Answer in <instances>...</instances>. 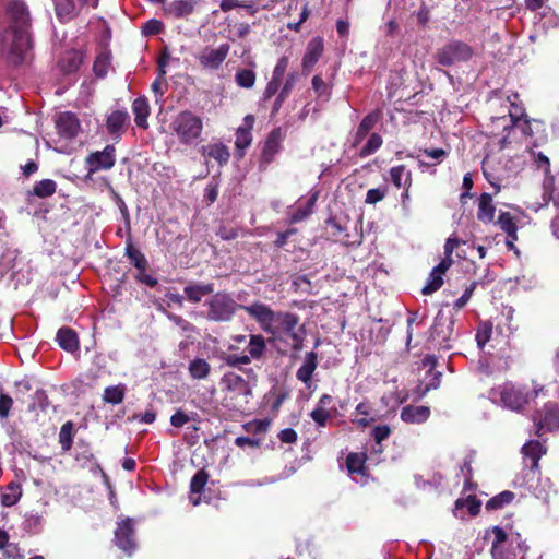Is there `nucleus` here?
Here are the masks:
<instances>
[{
	"instance_id": "nucleus-1",
	"label": "nucleus",
	"mask_w": 559,
	"mask_h": 559,
	"mask_svg": "<svg viewBox=\"0 0 559 559\" xmlns=\"http://www.w3.org/2000/svg\"><path fill=\"white\" fill-rule=\"evenodd\" d=\"M10 26L1 38V50L7 59L17 66L32 59L31 19L27 8L20 0L8 3Z\"/></svg>"
},
{
	"instance_id": "nucleus-2",
	"label": "nucleus",
	"mask_w": 559,
	"mask_h": 559,
	"mask_svg": "<svg viewBox=\"0 0 559 559\" xmlns=\"http://www.w3.org/2000/svg\"><path fill=\"white\" fill-rule=\"evenodd\" d=\"M544 386L535 384L532 390L524 385H518L512 382H504L501 385L492 388L489 397L492 402L499 403L512 411H521L534 397L544 394Z\"/></svg>"
},
{
	"instance_id": "nucleus-3",
	"label": "nucleus",
	"mask_w": 559,
	"mask_h": 559,
	"mask_svg": "<svg viewBox=\"0 0 559 559\" xmlns=\"http://www.w3.org/2000/svg\"><path fill=\"white\" fill-rule=\"evenodd\" d=\"M171 128L181 143L190 145L200 138L203 122L199 116L191 111H182L174 119Z\"/></svg>"
},
{
	"instance_id": "nucleus-4",
	"label": "nucleus",
	"mask_w": 559,
	"mask_h": 559,
	"mask_svg": "<svg viewBox=\"0 0 559 559\" xmlns=\"http://www.w3.org/2000/svg\"><path fill=\"white\" fill-rule=\"evenodd\" d=\"M272 335L285 334L290 340L292 348L299 350L304 342V328L299 326V317L293 312L278 311L275 331L270 332Z\"/></svg>"
},
{
	"instance_id": "nucleus-5",
	"label": "nucleus",
	"mask_w": 559,
	"mask_h": 559,
	"mask_svg": "<svg viewBox=\"0 0 559 559\" xmlns=\"http://www.w3.org/2000/svg\"><path fill=\"white\" fill-rule=\"evenodd\" d=\"M254 382V377L250 381L233 371L226 372L221 379L223 390L227 391L230 394V399L237 400L239 404L248 403L249 397L252 395Z\"/></svg>"
},
{
	"instance_id": "nucleus-6",
	"label": "nucleus",
	"mask_w": 559,
	"mask_h": 559,
	"mask_svg": "<svg viewBox=\"0 0 559 559\" xmlns=\"http://www.w3.org/2000/svg\"><path fill=\"white\" fill-rule=\"evenodd\" d=\"M474 56V49L461 40H452L442 46L436 55L437 61L444 67L467 62Z\"/></svg>"
},
{
	"instance_id": "nucleus-7",
	"label": "nucleus",
	"mask_w": 559,
	"mask_h": 559,
	"mask_svg": "<svg viewBox=\"0 0 559 559\" xmlns=\"http://www.w3.org/2000/svg\"><path fill=\"white\" fill-rule=\"evenodd\" d=\"M454 320L445 317L442 311H439L435 318V323L431 328L429 342L435 348L450 349L451 340L453 335Z\"/></svg>"
},
{
	"instance_id": "nucleus-8",
	"label": "nucleus",
	"mask_w": 559,
	"mask_h": 559,
	"mask_svg": "<svg viewBox=\"0 0 559 559\" xmlns=\"http://www.w3.org/2000/svg\"><path fill=\"white\" fill-rule=\"evenodd\" d=\"M492 534V546L491 554L493 559H510L511 552L507 549L508 544H516V549L520 552H524L526 547L521 543L519 534L508 535L501 527L495 526L491 530ZM512 555L515 556L513 551Z\"/></svg>"
},
{
	"instance_id": "nucleus-9",
	"label": "nucleus",
	"mask_w": 559,
	"mask_h": 559,
	"mask_svg": "<svg viewBox=\"0 0 559 559\" xmlns=\"http://www.w3.org/2000/svg\"><path fill=\"white\" fill-rule=\"evenodd\" d=\"M207 318L213 321H228L236 310V302L226 293H216L207 301Z\"/></svg>"
},
{
	"instance_id": "nucleus-10",
	"label": "nucleus",
	"mask_w": 559,
	"mask_h": 559,
	"mask_svg": "<svg viewBox=\"0 0 559 559\" xmlns=\"http://www.w3.org/2000/svg\"><path fill=\"white\" fill-rule=\"evenodd\" d=\"M511 109L509 110V116H501L491 118L492 124L497 129H502L501 139L499 140V144L501 148H504L509 143L512 142L511 134L515 131L518 127V122L521 120L523 114V109L518 107L514 103L511 102Z\"/></svg>"
},
{
	"instance_id": "nucleus-11",
	"label": "nucleus",
	"mask_w": 559,
	"mask_h": 559,
	"mask_svg": "<svg viewBox=\"0 0 559 559\" xmlns=\"http://www.w3.org/2000/svg\"><path fill=\"white\" fill-rule=\"evenodd\" d=\"M242 308L252 319L259 323L260 328L265 333L275 331V322L278 312L273 311L270 306L257 301L249 306H243Z\"/></svg>"
},
{
	"instance_id": "nucleus-12",
	"label": "nucleus",
	"mask_w": 559,
	"mask_h": 559,
	"mask_svg": "<svg viewBox=\"0 0 559 559\" xmlns=\"http://www.w3.org/2000/svg\"><path fill=\"white\" fill-rule=\"evenodd\" d=\"M134 534V524L130 518L118 522L117 528L115 531V543L119 549L129 556L132 555L136 548Z\"/></svg>"
},
{
	"instance_id": "nucleus-13",
	"label": "nucleus",
	"mask_w": 559,
	"mask_h": 559,
	"mask_svg": "<svg viewBox=\"0 0 559 559\" xmlns=\"http://www.w3.org/2000/svg\"><path fill=\"white\" fill-rule=\"evenodd\" d=\"M534 420L539 436L547 431H555L559 429V408L556 404L547 403Z\"/></svg>"
},
{
	"instance_id": "nucleus-14",
	"label": "nucleus",
	"mask_w": 559,
	"mask_h": 559,
	"mask_svg": "<svg viewBox=\"0 0 559 559\" xmlns=\"http://www.w3.org/2000/svg\"><path fill=\"white\" fill-rule=\"evenodd\" d=\"M229 50L228 44H222L216 48L206 47L198 56L199 63L205 70H217L227 58Z\"/></svg>"
},
{
	"instance_id": "nucleus-15",
	"label": "nucleus",
	"mask_w": 559,
	"mask_h": 559,
	"mask_svg": "<svg viewBox=\"0 0 559 559\" xmlns=\"http://www.w3.org/2000/svg\"><path fill=\"white\" fill-rule=\"evenodd\" d=\"M88 173H96L102 169H110L115 163V147L107 145L103 151L90 154L86 158Z\"/></svg>"
},
{
	"instance_id": "nucleus-16",
	"label": "nucleus",
	"mask_w": 559,
	"mask_h": 559,
	"mask_svg": "<svg viewBox=\"0 0 559 559\" xmlns=\"http://www.w3.org/2000/svg\"><path fill=\"white\" fill-rule=\"evenodd\" d=\"M56 127L60 136L73 139L81 131V124L78 117L72 112H62L56 120Z\"/></svg>"
},
{
	"instance_id": "nucleus-17",
	"label": "nucleus",
	"mask_w": 559,
	"mask_h": 559,
	"mask_svg": "<svg viewBox=\"0 0 559 559\" xmlns=\"http://www.w3.org/2000/svg\"><path fill=\"white\" fill-rule=\"evenodd\" d=\"M254 124V117L252 115H247L243 118L242 124L238 127L236 130V141L235 145L237 148V153L239 157H242L246 148L251 145L252 134L251 130Z\"/></svg>"
},
{
	"instance_id": "nucleus-18",
	"label": "nucleus",
	"mask_w": 559,
	"mask_h": 559,
	"mask_svg": "<svg viewBox=\"0 0 559 559\" xmlns=\"http://www.w3.org/2000/svg\"><path fill=\"white\" fill-rule=\"evenodd\" d=\"M430 408L425 405H406L401 409L402 421L411 425H420L428 420Z\"/></svg>"
},
{
	"instance_id": "nucleus-19",
	"label": "nucleus",
	"mask_w": 559,
	"mask_h": 559,
	"mask_svg": "<svg viewBox=\"0 0 559 559\" xmlns=\"http://www.w3.org/2000/svg\"><path fill=\"white\" fill-rule=\"evenodd\" d=\"M450 269L449 260H442L432 269L428 276L426 285L421 288L424 295H430L437 292L443 284V275Z\"/></svg>"
},
{
	"instance_id": "nucleus-20",
	"label": "nucleus",
	"mask_w": 559,
	"mask_h": 559,
	"mask_svg": "<svg viewBox=\"0 0 559 559\" xmlns=\"http://www.w3.org/2000/svg\"><path fill=\"white\" fill-rule=\"evenodd\" d=\"M129 121L127 110H116L107 117L106 128L108 133L116 140L120 139Z\"/></svg>"
},
{
	"instance_id": "nucleus-21",
	"label": "nucleus",
	"mask_w": 559,
	"mask_h": 559,
	"mask_svg": "<svg viewBox=\"0 0 559 559\" xmlns=\"http://www.w3.org/2000/svg\"><path fill=\"white\" fill-rule=\"evenodd\" d=\"M317 354L314 352H309L306 354L301 366L298 368L296 372V378L309 389L312 385V376L317 369Z\"/></svg>"
},
{
	"instance_id": "nucleus-22",
	"label": "nucleus",
	"mask_w": 559,
	"mask_h": 559,
	"mask_svg": "<svg viewBox=\"0 0 559 559\" xmlns=\"http://www.w3.org/2000/svg\"><path fill=\"white\" fill-rule=\"evenodd\" d=\"M347 472L356 483H365V454L349 453L346 457Z\"/></svg>"
},
{
	"instance_id": "nucleus-23",
	"label": "nucleus",
	"mask_w": 559,
	"mask_h": 559,
	"mask_svg": "<svg viewBox=\"0 0 559 559\" xmlns=\"http://www.w3.org/2000/svg\"><path fill=\"white\" fill-rule=\"evenodd\" d=\"M323 52V40L320 37L311 39L302 58V69L309 73Z\"/></svg>"
},
{
	"instance_id": "nucleus-24",
	"label": "nucleus",
	"mask_w": 559,
	"mask_h": 559,
	"mask_svg": "<svg viewBox=\"0 0 559 559\" xmlns=\"http://www.w3.org/2000/svg\"><path fill=\"white\" fill-rule=\"evenodd\" d=\"M390 180L397 189L409 190L412 187L413 178L412 171L404 165H397L389 171Z\"/></svg>"
},
{
	"instance_id": "nucleus-25",
	"label": "nucleus",
	"mask_w": 559,
	"mask_h": 559,
	"mask_svg": "<svg viewBox=\"0 0 559 559\" xmlns=\"http://www.w3.org/2000/svg\"><path fill=\"white\" fill-rule=\"evenodd\" d=\"M53 5L56 15L61 22H69L80 14L75 0H57Z\"/></svg>"
},
{
	"instance_id": "nucleus-26",
	"label": "nucleus",
	"mask_w": 559,
	"mask_h": 559,
	"mask_svg": "<svg viewBox=\"0 0 559 559\" xmlns=\"http://www.w3.org/2000/svg\"><path fill=\"white\" fill-rule=\"evenodd\" d=\"M201 153L204 156L215 159L219 165L227 164L230 157L228 147L222 142L210 143L202 146Z\"/></svg>"
},
{
	"instance_id": "nucleus-27",
	"label": "nucleus",
	"mask_w": 559,
	"mask_h": 559,
	"mask_svg": "<svg viewBox=\"0 0 559 559\" xmlns=\"http://www.w3.org/2000/svg\"><path fill=\"white\" fill-rule=\"evenodd\" d=\"M280 133L277 131H272L264 143L261 154V164L269 165L274 159V156L280 152Z\"/></svg>"
},
{
	"instance_id": "nucleus-28",
	"label": "nucleus",
	"mask_w": 559,
	"mask_h": 559,
	"mask_svg": "<svg viewBox=\"0 0 559 559\" xmlns=\"http://www.w3.org/2000/svg\"><path fill=\"white\" fill-rule=\"evenodd\" d=\"M496 207L491 194L481 193L478 199L477 218L485 223H491L495 218Z\"/></svg>"
},
{
	"instance_id": "nucleus-29",
	"label": "nucleus",
	"mask_w": 559,
	"mask_h": 559,
	"mask_svg": "<svg viewBox=\"0 0 559 559\" xmlns=\"http://www.w3.org/2000/svg\"><path fill=\"white\" fill-rule=\"evenodd\" d=\"M317 202V194L310 195L307 200L300 199L297 203V206L289 214V219L292 223H298L307 218L312 212L314 204Z\"/></svg>"
},
{
	"instance_id": "nucleus-30",
	"label": "nucleus",
	"mask_w": 559,
	"mask_h": 559,
	"mask_svg": "<svg viewBox=\"0 0 559 559\" xmlns=\"http://www.w3.org/2000/svg\"><path fill=\"white\" fill-rule=\"evenodd\" d=\"M522 453L531 460L530 468L534 471L538 467L539 459L546 453V448L539 441L531 440L522 447Z\"/></svg>"
},
{
	"instance_id": "nucleus-31",
	"label": "nucleus",
	"mask_w": 559,
	"mask_h": 559,
	"mask_svg": "<svg viewBox=\"0 0 559 559\" xmlns=\"http://www.w3.org/2000/svg\"><path fill=\"white\" fill-rule=\"evenodd\" d=\"M56 340L59 346L70 353L79 349V338L76 333L70 328H61L57 332Z\"/></svg>"
},
{
	"instance_id": "nucleus-32",
	"label": "nucleus",
	"mask_w": 559,
	"mask_h": 559,
	"mask_svg": "<svg viewBox=\"0 0 559 559\" xmlns=\"http://www.w3.org/2000/svg\"><path fill=\"white\" fill-rule=\"evenodd\" d=\"M209 479V475L205 471H199L191 479L190 483V501L193 506H198L200 503V497L195 495H200Z\"/></svg>"
},
{
	"instance_id": "nucleus-33",
	"label": "nucleus",
	"mask_w": 559,
	"mask_h": 559,
	"mask_svg": "<svg viewBox=\"0 0 559 559\" xmlns=\"http://www.w3.org/2000/svg\"><path fill=\"white\" fill-rule=\"evenodd\" d=\"M132 111L135 116L134 121L138 127L147 128V117L150 115L148 102L145 97H138L132 104Z\"/></svg>"
},
{
	"instance_id": "nucleus-34",
	"label": "nucleus",
	"mask_w": 559,
	"mask_h": 559,
	"mask_svg": "<svg viewBox=\"0 0 559 559\" xmlns=\"http://www.w3.org/2000/svg\"><path fill=\"white\" fill-rule=\"evenodd\" d=\"M22 497V487L17 483H10L1 489V503L4 507H12L19 502Z\"/></svg>"
},
{
	"instance_id": "nucleus-35",
	"label": "nucleus",
	"mask_w": 559,
	"mask_h": 559,
	"mask_svg": "<svg viewBox=\"0 0 559 559\" xmlns=\"http://www.w3.org/2000/svg\"><path fill=\"white\" fill-rule=\"evenodd\" d=\"M194 0H175L167 7V12L175 17H185L194 11Z\"/></svg>"
},
{
	"instance_id": "nucleus-36",
	"label": "nucleus",
	"mask_w": 559,
	"mask_h": 559,
	"mask_svg": "<svg viewBox=\"0 0 559 559\" xmlns=\"http://www.w3.org/2000/svg\"><path fill=\"white\" fill-rule=\"evenodd\" d=\"M188 371L192 379L203 380L209 377L211 372V366L203 358H194L189 362Z\"/></svg>"
},
{
	"instance_id": "nucleus-37",
	"label": "nucleus",
	"mask_w": 559,
	"mask_h": 559,
	"mask_svg": "<svg viewBox=\"0 0 559 559\" xmlns=\"http://www.w3.org/2000/svg\"><path fill=\"white\" fill-rule=\"evenodd\" d=\"M213 284H197L185 287V294L191 302H199L205 295L212 294Z\"/></svg>"
},
{
	"instance_id": "nucleus-38",
	"label": "nucleus",
	"mask_w": 559,
	"mask_h": 559,
	"mask_svg": "<svg viewBox=\"0 0 559 559\" xmlns=\"http://www.w3.org/2000/svg\"><path fill=\"white\" fill-rule=\"evenodd\" d=\"M127 388L124 384H117L107 386L104 390L103 401L108 404H120L126 395Z\"/></svg>"
},
{
	"instance_id": "nucleus-39",
	"label": "nucleus",
	"mask_w": 559,
	"mask_h": 559,
	"mask_svg": "<svg viewBox=\"0 0 559 559\" xmlns=\"http://www.w3.org/2000/svg\"><path fill=\"white\" fill-rule=\"evenodd\" d=\"M497 225L512 239H518V226L509 212H500Z\"/></svg>"
},
{
	"instance_id": "nucleus-40",
	"label": "nucleus",
	"mask_w": 559,
	"mask_h": 559,
	"mask_svg": "<svg viewBox=\"0 0 559 559\" xmlns=\"http://www.w3.org/2000/svg\"><path fill=\"white\" fill-rule=\"evenodd\" d=\"M265 341L262 335H250L247 349L249 353L248 356L251 357V360L261 358L263 353L265 352Z\"/></svg>"
},
{
	"instance_id": "nucleus-41",
	"label": "nucleus",
	"mask_w": 559,
	"mask_h": 559,
	"mask_svg": "<svg viewBox=\"0 0 559 559\" xmlns=\"http://www.w3.org/2000/svg\"><path fill=\"white\" fill-rule=\"evenodd\" d=\"M377 120H378V116L374 114H370L361 120L360 124L357 128L356 134H355V140H354L355 146L360 144V142L368 134V132L374 127V124L377 123Z\"/></svg>"
},
{
	"instance_id": "nucleus-42",
	"label": "nucleus",
	"mask_w": 559,
	"mask_h": 559,
	"mask_svg": "<svg viewBox=\"0 0 559 559\" xmlns=\"http://www.w3.org/2000/svg\"><path fill=\"white\" fill-rule=\"evenodd\" d=\"M255 79V72L250 69H240L235 74V82L242 88L253 87Z\"/></svg>"
},
{
	"instance_id": "nucleus-43",
	"label": "nucleus",
	"mask_w": 559,
	"mask_h": 559,
	"mask_svg": "<svg viewBox=\"0 0 559 559\" xmlns=\"http://www.w3.org/2000/svg\"><path fill=\"white\" fill-rule=\"evenodd\" d=\"M56 188L57 185L53 180L43 179L34 186L33 192L36 197L47 198L56 192Z\"/></svg>"
},
{
	"instance_id": "nucleus-44",
	"label": "nucleus",
	"mask_w": 559,
	"mask_h": 559,
	"mask_svg": "<svg viewBox=\"0 0 559 559\" xmlns=\"http://www.w3.org/2000/svg\"><path fill=\"white\" fill-rule=\"evenodd\" d=\"M480 501L474 496H468L466 499H459L455 502V511L466 508L471 515H477L480 511Z\"/></svg>"
},
{
	"instance_id": "nucleus-45",
	"label": "nucleus",
	"mask_w": 559,
	"mask_h": 559,
	"mask_svg": "<svg viewBox=\"0 0 559 559\" xmlns=\"http://www.w3.org/2000/svg\"><path fill=\"white\" fill-rule=\"evenodd\" d=\"M126 254L139 271H143L147 266V260L143 253L134 249L132 245H129L126 249Z\"/></svg>"
},
{
	"instance_id": "nucleus-46",
	"label": "nucleus",
	"mask_w": 559,
	"mask_h": 559,
	"mask_svg": "<svg viewBox=\"0 0 559 559\" xmlns=\"http://www.w3.org/2000/svg\"><path fill=\"white\" fill-rule=\"evenodd\" d=\"M492 324L490 322H481L476 332V342L479 348H483L491 337Z\"/></svg>"
},
{
	"instance_id": "nucleus-47",
	"label": "nucleus",
	"mask_w": 559,
	"mask_h": 559,
	"mask_svg": "<svg viewBox=\"0 0 559 559\" xmlns=\"http://www.w3.org/2000/svg\"><path fill=\"white\" fill-rule=\"evenodd\" d=\"M514 498V493L511 492V491H503L499 495H497L496 497L491 498L487 504H486V508L487 509H500L502 508L503 506L510 503Z\"/></svg>"
},
{
	"instance_id": "nucleus-48",
	"label": "nucleus",
	"mask_w": 559,
	"mask_h": 559,
	"mask_svg": "<svg viewBox=\"0 0 559 559\" xmlns=\"http://www.w3.org/2000/svg\"><path fill=\"white\" fill-rule=\"evenodd\" d=\"M382 145V138L378 133H372L370 138L368 139L367 143L364 145V147L360 150V155L366 157L371 154H373L376 151H378Z\"/></svg>"
},
{
	"instance_id": "nucleus-49",
	"label": "nucleus",
	"mask_w": 559,
	"mask_h": 559,
	"mask_svg": "<svg viewBox=\"0 0 559 559\" xmlns=\"http://www.w3.org/2000/svg\"><path fill=\"white\" fill-rule=\"evenodd\" d=\"M110 57L108 53L99 55L94 61L93 70L98 78H104L109 68Z\"/></svg>"
},
{
	"instance_id": "nucleus-50",
	"label": "nucleus",
	"mask_w": 559,
	"mask_h": 559,
	"mask_svg": "<svg viewBox=\"0 0 559 559\" xmlns=\"http://www.w3.org/2000/svg\"><path fill=\"white\" fill-rule=\"evenodd\" d=\"M388 193L386 187H379L369 189L366 194L365 202L367 204H376L377 202L383 200Z\"/></svg>"
},
{
	"instance_id": "nucleus-51",
	"label": "nucleus",
	"mask_w": 559,
	"mask_h": 559,
	"mask_svg": "<svg viewBox=\"0 0 559 559\" xmlns=\"http://www.w3.org/2000/svg\"><path fill=\"white\" fill-rule=\"evenodd\" d=\"M332 411H321L313 408L310 413V417L317 424L318 427L326 426L328 421L332 418Z\"/></svg>"
},
{
	"instance_id": "nucleus-52",
	"label": "nucleus",
	"mask_w": 559,
	"mask_h": 559,
	"mask_svg": "<svg viewBox=\"0 0 559 559\" xmlns=\"http://www.w3.org/2000/svg\"><path fill=\"white\" fill-rule=\"evenodd\" d=\"M224 361L230 367H237L240 365H248L251 361V357L248 355L229 354L224 357Z\"/></svg>"
},
{
	"instance_id": "nucleus-53",
	"label": "nucleus",
	"mask_w": 559,
	"mask_h": 559,
	"mask_svg": "<svg viewBox=\"0 0 559 559\" xmlns=\"http://www.w3.org/2000/svg\"><path fill=\"white\" fill-rule=\"evenodd\" d=\"M483 174L487 181L496 189V193H498L501 189L500 187V178L495 176L489 170V160H484L483 163Z\"/></svg>"
},
{
	"instance_id": "nucleus-54",
	"label": "nucleus",
	"mask_w": 559,
	"mask_h": 559,
	"mask_svg": "<svg viewBox=\"0 0 559 559\" xmlns=\"http://www.w3.org/2000/svg\"><path fill=\"white\" fill-rule=\"evenodd\" d=\"M461 241L456 237H449L444 245V258L443 260H449V266L451 267L453 260H452V253L455 248L459 247Z\"/></svg>"
},
{
	"instance_id": "nucleus-55",
	"label": "nucleus",
	"mask_w": 559,
	"mask_h": 559,
	"mask_svg": "<svg viewBox=\"0 0 559 559\" xmlns=\"http://www.w3.org/2000/svg\"><path fill=\"white\" fill-rule=\"evenodd\" d=\"M13 405V400L8 394L0 392V418L4 419L9 416Z\"/></svg>"
},
{
	"instance_id": "nucleus-56",
	"label": "nucleus",
	"mask_w": 559,
	"mask_h": 559,
	"mask_svg": "<svg viewBox=\"0 0 559 559\" xmlns=\"http://www.w3.org/2000/svg\"><path fill=\"white\" fill-rule=\"evenodd\" d=\"M287 68H288V58L285 56L281 57L277 60V63L273 70L272 79L281 81L283 75L285 74Z\"/></svg>"
},
{
	"instance_id": "nucleus-57",
	"label": "nucleus",
	"mask_w": 559,
	"mask_h": 559,
	"mask_svg": "<svg viewBox=\"0 0 559 559\" xmlns=\"http://www.w3.org/2000/svg\"><path fill=\"white\" fill-rule=\"evenodd\" d=\"M48 396L43 390H37L33 396V403L31 404V409H35V406L38 405L41 409H45L48 406Z\"/></svg>"
},
{
	"instance_id": "nucleus-58",
	"label": "nucleus",
	"mask_w": 559,
	"mask_h": 559,
	"mask_svg": "<svg viewBox=\"0 0 559 559\" xmlns=\"http://www.w3.org/2000/svg\"><path fill=\"white\" fill-rule=\"evenodd\" d=\"M298 80V75L296 73H290L283 86V88L280 92V99L284 100L295 86L296 82Z\"/></svg>"
},
{
	"instance_id": "nucleus-59",
	"label": "nucleus",
	"mask_w": 559,
	"mask_h": 559,
	"mask_svg": "<svg viewBox=\"0 0 559 559\" xmlns=\"http://www.w3.org/2000/svg\"><path fill=\"white\" fill-rule=\"evenodd\" d=\"M71 429H72V424L71 423H66L62 427H61V430H60V442L62 444V448L68 450L70 449L71 447V438H70V432H71Z\"/></svg>"
},
{
	"instance_id": "nucleus-60",
	"label": "nucleus",
	"mask_w": 559,
	"mask_h": 559,
	"mask_svg": "<svg viewBox=\"0 0 559 559\" xmlns=\"http://www.w3.org/2000/svg\"><path fill=\"white\" fill-rule=\"evenodd\" d=\"M391 433V429L388 425L377 426L372 430V437L380 444L383 440L388 439Z\"/></svg>"
},
{
	"instance_id": "nucleus-61",
	"label": "nucleus",
	"mask_w": 559,
	"mask_h": 559,
	"mask_svg": "<svg viewBox=\"0 0 559 559\" xmlns=\"http://www.w3.org/2000/svg\"><path fill=\"white\" fill-rule=\"evenodd\" d=\"M189 421H190V417L188 416V414H186L181 409H178L170 417V424H171V426H174L176 428H180V427L185 426Z\"/></svg>"
},
{
	"instance_id": "nucleus-62",
	"label": "nucleus",
	"mask_w": 559,
	"mask_h": 559,
	"mask_svg": "<svg viewBox=\"0 0 559 559\" xmlns=\"http://www.w3.org/2000/svg\"><path fill=\"white\" fill-rule=\"evenodd\" d=\"M312 87L316 91L317 95L319 97L328 96L329 95V88L328 85L324 83L322 78L319 75H314L312 78Z\"/></svg>"
},
{
	"instance_id": "nucleus-63",
	"label": "nucleus",
	"mask_w": 559,
	"mask_h": 559,
	"mask_svg": "<svg viewBox=\"0 0 559 559\" xmlns=\"http://www.w3.org/2000/svg\"><path fill=\"white\" fill-rule=\"evenodd\" d=\"M135 280L142 284H145L148 287H155L157 285V280L146 273V269H143V271H139L135 275Z\"/></svg>"
},
{
	"instance_id": "nucleus-64",
	"label": "nucleus",
	"mask_w": 559,
	"mask_h": 559,
	"mask_svg": "<svg viewBox=\"0 0 559 559\" xmlns=\"http://www.w3.org/2000/svg\"><path fill=\"white\" fill-rule=\"evenodd\" d=\"M475 283H473L472 285H469L465 290L464 293L462 294V296L455 301L454 304V307L456 309H461L463 308L467 301L471 299L472 295H473V292L475 289Z\"/></svg>"
}]
</instances>
